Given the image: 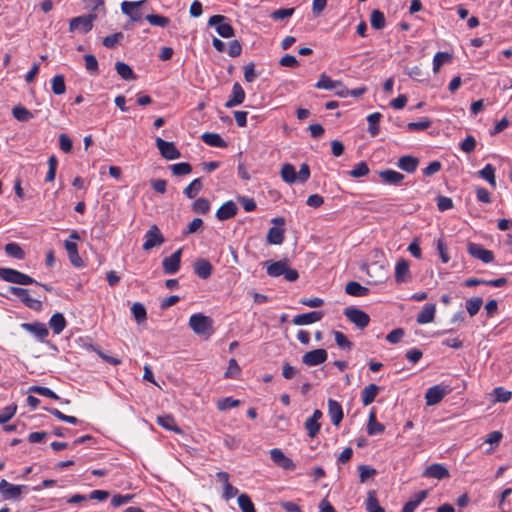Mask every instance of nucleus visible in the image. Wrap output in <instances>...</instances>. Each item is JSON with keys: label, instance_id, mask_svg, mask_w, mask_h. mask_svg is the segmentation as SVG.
Segmentation results:
<instances>
[{"label": "nucleus", "instance_id": "obj_51", "mask_svg": "<svg viewBox=\"0 0 512 512\" xmlns=\"http://www.w3.org/2000/svg\"><path fill=\"white\" fill-rule=\"evenodd\" d=\"M29 391L33 392V393H36V394H39L41 396H45V397L51 398V399H55V400L59 399V396L54 391H52L50 388H48V387L31 386L29 388Z\"/></svg>", "mask_w": 512, "mask_h": 512}, {"label": "nucleus", "instance_id": "obj_43", "mask_svg": "<svg viewBox=\"0 0 512 512\" xmlns=\"http://www.w3.org/2000/svg\"><path fill=\"white\" fill-rule=\"evenodd\" d=\"M370 23L371 26L376 30L383 29L386 24L384 14L379 10H373L370 17Z\"/></svg>", "mask_w": 512, "mask_h": 512}, {"label": "nucleus", "instance_id": "obj_16", "mask_svg": "<svg viewBox=\"0 0 512 512\" xmlns=\"http://www.w3.org/2000/svg\"><path fill=\"white\" fill-rule=\"evenodd\" d=\"M446 395V390L441 385L430 387L425 394L426 404L433 406L438 404Z\"/></svg>", "mask_w": 512, "mask_h": 512}, {"label": "nucleus", "instance_id": "obj_56", "mask_svg": "<svg viewBox=\"0 0 512 512\" xmlns=\"http://www.w3.org/2000/svg\"><path fill=\"white\" fill-rule=\"evenodd\" d=\"M171 170L176 176H183L191 173L192 167L187 162L176 163L171 166Z\"/></svg>", "mask_w": 512, "mask_h": 512}, {"label": "nucleus", "instance_id": "obj_62", "mask_svg": "<svg viewBox=\"0 0 512 512\" xmlns=\"http://www.w3.org/2000/svg\"><path fill=\"white\" fill-rule=\"evenodd\" d=\"M446 62H448V52H438L433 58V71L437 73Z\"/></svg>", "mask_w": 512, "mask_h": 512}, {"label": "nucleus", "instance_id": "obj_30", "mask_svg": "<svg viewBox=\"0 0 512 512\" xmlns=\"http://www.w3.org/2000/svg\"><path fill=\"white\" fill-rule=\"evenodd\" d=\"M435 315V306L433 304H426L421 312L417 315V323L427 324L433 321Z\"/></svg>", "mask_w": 512, "mask_h": 512}, {"label": "nucleus", "instance_id": "obj_23", "mask_svg": "<svg viewBox=\"0 0 512 512\" xmlns=\"http://www.w3.org/2000/svg\"><path fill=\"white\" fill-rule=\"evenodd\" d=\"M423 475L429 478L443 479L448 475V470L444 465L432 464L425 469Z\"/></svg>", "mask_w": 512, "mask_h": 512}, {"label": "nucleus", "instance_id": "obj_47", "mask_svg": "<svg viewBox=\"0 0 512 512\" xmlns=\"http://www.w3.org/2000/svg\"><path fill=\"white\" fill-rule=\"evenodd\" d=\"M131 312L137 321V323H142L147 318L146 309L143 304L136 302L131 307Z\"/></svg>", "mask_w": 512, "mask_h": 512}, {"label": "nucleus", "instance_id": "obj_58", "mask_svg": "<svg viewBox=\"0 0 512 512\" xmlns=\"http://www.w3.org/2000/svg\"><path fill=\"white\" fill-rule=\"evenodd\" d=\"M333 334L335 337V341L340 348L346 349V350L352 349L353 344L351 341L348 340V338L346 337L345 334H343L340 331H334Z\"/></svg>", "mask_w": 512, "mask_h": 512}, {"label": "nucleus", "instance_id": "obj_18", "mask_svg": "<svg viewBox=\"0 0 512 512\" xmlns=\"http://www.w3.org/2000/svg\"><path fill=\"white\" fill-rule=\"evenodd\" d=\"M410 279L409 262L406 259H400L395 266V280L397 283H405Z\"/></svg>", "mask_w": 512, "mask_h": 512}, {"label": "nucleus", "instance_id": "obj_31", "mask_svg": "<svg viewBox=\"0 0 512 512\" xmlns=\"http://www.w3.org/2000/svg\"><path fill=\"white\" fill-rule=\"evenodd\" d=\"M157 423L166 430L181 433V429L177 426L176 421L171 415H163L157 417Z\"/></svg>", "mask_w": 512, "mask_h": 512}, {"label": "nucleus", "instance_id": "obj_48", "mask_svg": "<svg viewBox=\"0 0 512 512\" xmlns=\"http://www.w3.org/2000/svg\"><path fill=\"white\" fill-rule=\"evenodd\" d=\"M12 114L18 121L22 122H26L33 117L32 113L21 105L15 106L12 109Z\"/></svg>", "mask_w": 512, "mask_h": 512}, {"label": "nucleus", "instance_id": "obj_19", "mask_svg": "<svg viewBox=\"0 0 512 512\" xmlns=\"http://www.w3.org/2000/svg\"><path fill=\"white\" fill-rule=\"evenodd\" d=\"M328 414L333 425L338 426L343 419V410L340 403L334 399H328Z\"/></svg>", "mask_w": 512, "mask_h": 512}, {"label": "nucleus", "instance_id": "obj_9", "mask_svg": "<svg viewBox=\"0 0 512 512\" xmlns=\"http://www.w3.org/2000/svg\"><path fill=\"white\" fill-rule=\"evenodd\" d=\"M8 291L14 296L18 297L27 307L31 309H38L41 307V301L33 299L30 296L28 289L9 286Z\"/></svg>", "mask_w": 512, "mask_h": 512}, {"label": "nucleus", "instance_id": "obj_6", "mask_svg": "<svg viewBox=\"0 0 512 512\" xmlns=\"http://www.w3.org/2000/svg\"><path fill=\"white\" fill-rule=\"evenodd\" d=\"M143 243V250L149 251L156 246H160L164 243L165 239L157 225H152L150 229L145 233Z\"/></svg>", "mask_w": 512, "mask_h": 512}, {"label": "nucleus", "instance_id": "obj_41", "mask_svg": "<svg viewBox=\"0 0 512 512\" xmlns=\"http://www.w3.org/2000/svg\"><path fill=\"white\" fill-rule=\"evenodd\" d=\"M478 175L485 179L493 188L496 187L495 168L491 164H487L478 171Z\"/></svg>", "mask_w": 512, "mask_h": 512}, {"label": "nucleus", "instance_id": "obj_60", "mask_svg": "<svg viewBox=\"0 0 512 512\" xmlns=\"http://www.w3.org/2000/svg\"><path fill=\"white\" fill-rule=\"evenodd\" d=\"M241 372L237 361L232 358L229 360L228 368L224 374L225 378H236Z\"/></svg>", "mask_w": 512, "mask_h": 512}, {"label": "nucleus", "instance_id": "obj_8", "mask_svg": "<svg viewBox=\"0 0 512 512\" xmlns=\"http://www.w3.org/2000/svg\"><path fill=\"white\" fill-rule=\"evenodd\" d=\"M20 327L32 334L40 342H44L49 336V330L46 324L42 322L35 321L31 323H22Z\"/></svg>", "mask_w": 512, "mask_h": 512}, {"label": "nucleus", "instance_id": "obj_37", "mask_svg": "<svg viewBox=\"0 0 512 512\" xmlns=\"http://www.w3.org/2000/svg\"><path fill=\"white\" fill-rule=\"evenodd\" d=\"M115 69L119 76L124 80H134L136 78L133 70L129 65L124 62L118 61L115 63Z\"/></svg>", "mask_w": 512, "mask_h": 512}, {"label": "nucleus", "instance_id": "obj_49", "mask_svg": "<svg viewBox=\"0 0 512 512\" xmlns=\"http://www.w3.org/2000/svg\"><path fill=\"white\" fill-rule=\"evenodd\" d=\"M202 188V183L200 178L194 179L185 189L184 194L189 198H194Z\"/></svg>", "mask_w": 512, "mask_h": 512}, {"label": "nucleus", "instance_id": "obj_13", "mask_svg": "<svg viewBox=\"0 0 512 512\" xmlns=\"http://www.w3.org/2000/svg\"><path fill=\"white\" fill-rule=\"evenodd\" d=\"M468 252L472 257L479 259L484 263H490L494 260L493 252L485 249L479 244L469 243Z\"/></svg>", "mask_w": 512, "mask_h": 512}, {"label": "nucleus", "instance_id": "obj_38", "mask_svg": "<svg viewBox=\"0 0 512 512\" xmlns=\"http://www.w3.org/2000/svg\"><path fill=\"white\" fill-rule=\"evenodd\" d=\"M382 115L379 112H374L367 116L368 122V132L371 136H376L379 133V122L381 120Z\"/></svg>", "mask_w": 512, "mask_h": 512}, {"label": "nucleus", "instance_id": "obj_39", "mask_svg": "<svg viewBox=\"0 0 512 512\" xmlns=\"http://www.w3.org/2000/svg\"><path fill=\"white\" fill-rule=\"evenodd\" d=\"M21 272L12 268H0V278L9 283L18 284Z\"/></svg>", "mask_w": 512, "mask_h": 512}, {"label": "nucleus", "instance_id": "obj_26", "mask_svg": "<svg viewBox=\"0 0 512 512\" xmlns=\"http://www.w3.org/2000/svg\"><path fill=\"white\" fill-rule=\"evenodd\" d=\"M419 164V160L413 156H402L398 160V167L408 173H413Z\"/></svg>", "mask_w": 512, "mask_h": 512}, {"label": "nucleus", "instance_id": "obj_20", "mask_svg": "<svg viewBox=\"0 0 512 512\" xmlns=\"http://www.w3.org/2000/svg\"><path fill=\"white\" fill-rule=\"evenodd\" d=\"M237 211V205L233 201H227L217 210L216 217L220 221L227 220L234 217Z\"/></svg>", "mask_w": 512, "mask_h": 512}, {"label": "nucleus", "instance_id": "obj_24", "mask_svg": "<svg viewBox=\"0 0 512 512\" xmlns=\"http://www.w3.org/2000/svg\"><path fill=\"white\" fill-rule=\"evenodd\" d=\"M49 325H50L51 329L53 330L54 334L58 335L63 332V330L65 329V327L67 325V322H66V319L63 316V314L57 312L51 316V318L49 320Z\"/></svg>", "mask_w": 512, "mask_h": 512}, {"label": "nucleus", "instance_id": "obj_59", "mask_svg": "<svg viewBox=\"0 0 512 512\" xmlns=\"http://www.w3.org/2000/svg\"><path fill=\"white\" fill-rule=\"evenodd\" d=\"M369 173L368 165L362 161L359 162L354 168L349 172L350 176L354 178H359L367 175Z\"/></svg>", "mask_w": 512, "mask_h": 512}, {"label": "nucleus", "instance_id": "obj_25", "mask_svg": "<svg viewBox=\"0 0 512 512\" xmlns=\"http://www.w3.org/2000/svg\"><path fill=\"white\" fill-rule=\"evenodd\" d=\"M202 141L212 147L225 148L227 143L217 133L206 132L201 136Z\"/></svg>", "mask_w": 512, "mask_h": 512}, {"label": "nucleus", "instance_id": "obj_57", "mask_svg": "<svg viewBox=\"0 0 512 512\" xmlns=\"http://www.w3.org/2000/svg\"><path fill=\"white\" fill-rule=\"evenodd\" d=\"M47 411L60 421L67 422L69 424H77L79 422V420L76 417L65 415L56 408H48Z\"/></svg>", "mask_w": 512, "mask_h": 512}, {"label": "nucleus", "instance_id": "obj_35", "mask_svg": "<svg viewBox=\"0 0 512 512\" xmlns=\"http://www.w3.org/2000/svg\"><path fill=\"white\" fill-rule=\"evenodd\" d=\"M5 253L18 260H22L25 257V252L22 247L15 242L7 243L4 247Z\"/></svg>", "mask_w": 512, "mask_h": 512}, {"label": "nucleus", "instance_id": "obj_32", "mask_svg": "<svg viewBox=\"0 0 512 512\" xmlns=\"http://www.w3.org/2000/svg\"><path fill=\"white\" fill-rule=\"evenodd\" d=\"M385 430V426L379 423L376 420V414L374 411H371L369 414L368 424H367V433L369 435H377L382 433Z\"/></svg>", "mask_w": 512, "mask_h": 512}, {"label": "nucleus", "instance_id": "obj_63", "mask_svg": "<svg viewBox=\"0 0 512 512\" xmlns=\"http://www.w3.org/2000/svg\"><path fill=\"white\" fill-rule=\"evenodd\" d=\"M476 140L473 136L468 135L460 144V148L465 153H471L475 150Z\"/></svg>", "mask_w": 512, "mask_h": 512}, {"label": "nucleus", "instance_id": "obj_21", "mask_svg": "<svg viewBox=\"0 0 512 512\" xmlns=\"http://www.w3.org/2000/svg\"><path fill=\"white\" fill-rule=\"evenodd\" d=\"M64 247L67 251L68 257L72 265L75 267H81L83 265V260L78 254V246L75 242L70 240L64 241Z\"/></svg>", "mask_w": 512, "mask_h": 512}, {"label": "nucleus", "instance_id": "obj_45", "mask_svg": "<svg viewBox=\"0 0 512 512\" xmlns=\"http://www.w3.org/2000/svg\"><path fill=\"white\" fill-rule=\"evenodd\" d=\"M145 19L153 26L166 27L170 23V19L160 14H150Z\"/></svg>", "mask_w": 512, "mask_h": 512}, {"label": "nucleus", "instance_id": "obj_2", "mask_svg": "<svg viewBox=\"0 0 512 512\" xmlns=\"http://www.w3.org/2000/svg\"><path fill=\"white\" fill-rule=\"evenodd\" d=\"M96 18L97 15L93 13L74 17L70 20L69 30L70 32L86 34L92 30L93 22L96 20Z\"/></svg>", "mask_w": 512, "mask_h": 512}, {"label": "nucleus", "instance_id": "obj_34", "mask_svg": "<svg viewBox=\"0 0 512 512\" xmlns=\"http://www.w3.org/2000/svg\"><path fill=\"white\" fill-rule=\"evenodd\" d=\"M338 86H341L340 81L332 80L329 76L326 74H322L318 80V82L315 84V87L318 89H324V90H334L337 89Z\"/></svg>", "mask_w": 512, "mask_h": 512}, {"label": "nucleus", "instance_id": "obj_36", "mask_svg": "<svg viewBox=\"0 0 512 512\" xmlns=\"http://www.w3.org/2000/svg\"><path fill=\"white\" fill-rule=\"evenodd\" d=\"M366 511L367 512H385V509L380 506L379 501L376 497L375 491H369L366 499Z\"/></svg>", "mask_w": 512, "mask_h": 512}, {"label": "nucleus", "instance_id": "obj_27", "mask_svg": "<svg viewBox=\"0 0 512 512\" xmlns=\"http://www.w3.org/2000/svg\"><path fill=\"white\" fill-rule=\"evenodd\" d=\"M280 174H281L282 180L288 184H293L296 181H298L296 169L290 163H286V164L282 165Z\"/></svg>", "mask_w": 512, "mask_h": 512}, {"label": "nucleus", "instance_id": "obj_17", "mask_svg": "<svg viewBox=\"0 0 512 512\" xmlns=\"http://www.w3.org/2000/svg\"><path fill=\"white\" fill-rule=\"evenodd\" d=\"M245 99V91L242 86L236 82L233 84L232 93L229 100L225 103L226 108H232L243 103Z\"/></svg>", "mask_w": 512, "mask_h": 512}, {"label": "nucleus", "instance_id": "obj_55", "mask_svg": "<svg viewBox=\"0 0 512 512\" xmlns=\"http://www.w3.org/2000/svg\"><path fill=\"white\" fill-rule=\"evenodd\" d=\"M58 166V160L55 155H52L48 159V172L45 181L52 182L56 176V170Z\"/></svg>", "mask_w": 512, "mask_h": 512}, {"label": "nucleus", "instance_id": "obj_64", "mask_svg": "<svg viewBox=\"0 0 512 512\" xmlns=\"http://www.w3.org/2000/svg\"><path fill=\"white\" fill-rule=\"evenodd\" d=\"M305 428L308 431V435L311 438H314L319 433L320 424L319 422H316L314 419L308 418L305 421Z\"/></svg>", "mask_w": 512, "mask_h": 512}, {"label": "nucleus", "instance_id": "obj_22", "mask_svg": "<svg viewBox=\"0 0 512 512\" xmlns=\"http://www.w3.org/2000/svg\"><path fill=\"white\" fill-rule=\"evenodd\" d=\"M213 271V266L206 259H198L194 263V272L201 279H208Z\"/></svg>", "mask_w": 512, "mask_h": 512}, {"label": "nucleus", "instance_id": "obj_5", "mask_svg": "<svg viewBox=\"0 0 512 512\" xmlns=\"http://www.w3.org/2000/svg\"><path fill=\"white\" fill-rule=\"evenodd\" d=\"M344 315L350 322L355 324L360 329H363L369 325V315L358 308L348 307L344 310Z\"/></svg>", "mask_w": 512, "mask_h": 512}, {"label": "nucleus", "instance_id": "obj_44", "mask_svg": "<svg viewBox=\"0 0 512 512\" xmlns=\"http://www.w3.org/2000/svg\"><path fill=\"white\" fill-rule=\"evenodd\" d=\"M52 91L55 95H62L66 91L65 79L63 75H56L51 80Z\"/></svg>", "mask_w": 512, "mask_h": 512}, {"label": "nucleus", "instance_id": "obj_52", "mask_svg": "<svg viewBox=\"0 0 512 512\" xmlns=\"http://www.w3.org/2000/svg\"><path fill=\"white\" fill-rule=\"evenodd\" d=\"M85 59V68L91 75H97L98 73V61L96 57L92 54H86L84 56Z\"/></svg>", "mask_w": 512, "mask_h": 512}, {"label": "nucleus", "instance_id": "obj_14", "mask_svg": "<svg viewBox=\"0 0 512 512\" xmlns=\"http://www.w3.org/2000/svg\"><path fill=\"white\" fill-rule=\"evenodd\" d=\"M181 255L182 250L178 249L169 257H166L163 260L162 266L166 274H175L179 270L181 263Z\"/></svg>", "mask_w": 512, "mask_h": 512}, {"label": "nucleus", "instance_id": "obj_28", "mask_svg": "<svg viewBox=\"0 0 512 512\" xmlns=\"http://www.w3.org/2000/svg\"><path fill=\"white\" fill-rule=\"evenodd\" d=\"M379 392V387L375 384L366 386L361 392V400L363 405H370L376 398Z\"/></svg>", "mask_w": 512, "mask_h": 512}, {"label": "nucleus", "instance_id": "obj_3", "mask_svg": "<svg viewBox=\"0 0 512 512\" xmlns=\"http://www.w3.org/2000/svg\"><path fill=\"white\" fill-rule=\"evenodd\" d=\"M209 26H214L216 32L223 38H231L235 35L234 28L223 15H213L208 20Z\"/></svg>", "mask_w": 512, "mask_h": 512}, {"label": "nucleus", "instance_id": "obj_42", "mask_svg": "<svg viewBox=\"0 0 512 512\" xmlns=\"http://www.w3.org/2000/svg\"><path fill=\"white\" fill-rule=\"evenodd\" d=\"M482 304H483V300L481 297H472V298L468 299L466 301V310H467L469 316L470 317L475 316L479 312Z\"/></svg>", "mask_w": 512, "mask_h": 512}, {"label": "nucleus", "instance_id": "obj_4", "mask_svg": "<svg viewBox=\"0 0 512 512\" xmlns=\"http://www.w3.org/2000/svg\"><path fill=\"white\" fill-rule=\"evenodd\" d=\"M272 223L276 226L271 227L267 233V242L272 245H280L284 241V228L285 219L283 217H276L272 219Z\"/></svg>", "mask_w": 512, "mask_h": 512}, {"label": "nucleus", "instance_id": "obj_7", "mask_svg": "<svg viewBox=\"0 0 512 512\" xmlns=\"http://www.w3.org/2000/svg\"><path fill=\"white\" fill-rule=\"evenodd\" d=\"M161 156L167 160H175L180 158L181 154L173 142H168L160 137L155 140Z\"/></svg>", "mask_w": 512, "mask_h": 512}, {"label": "nucleus", "instance_id": "obj_53", "mask_svg": "<svg viewBox=\"0 0 512 512\" xmlns=\"http://www.w3.org/2000/svg\"><path fill=\"white\" fill-rule=\"evenodd\" d=\"M239 404H240V401L238 399H234L232 397H225V398L218 400L217 408L220 411H225L227 409L237 407Z\"/></svg>", "mask_w": 512, "mask_h": 512}, {"label": "nucleus", "instance_id": "obj_54", "mask_svg": "<svg viewBox=\"0 0 512 512\" xmlns=\"http://www.w3.org/2000/svg\"><path fill=\"white\" fill-rule=\"evenodd\" d=\"M25 488L26 486L24 485L10 484V486L5 490L3 497L5 499H17L21 495L22 490Z\"/></svg>", "mask_w": 512, "mask_h": 512}, {"label": "nucleus", "instance_id": "obj_10", "mask_svg": "<svg viewBox=\"0 0 512 512\" xmlns=\"http://www.w3.org/2000/svg\"><path fill=\"white\" fill-rule=\"evenodd\" d=\"M328 354L325 349L319 348L306 352L302 356V362L307 366H317L327 360Z\"/></svg>", "mask_w": 512, "mask_h": 512}, {"label": "nucleus", "instance_id": "obj_11", "mask_svg": "<svg viewBox=\"0 0 512 512\" xmlns=\"http://www.w3.org/2000/svg\"><path fill=\"white\" fill-rule=\"evenodd\" d=\"M146 0L140 1H123L121 3L122 12L127 15L132 22H138L142 18V14L139 11V7L145 3Z\"/></svg>", "mask_w": 512, "mask_h": 512}, {"label": "nucleus", "instance_id": "obj_15", "mask_svg": "<svg viewBox=\"0 0 512 512\" xmlns=\"http://www.w3.org/2000/svg\"><path fill=\"white\" fill-rule=\"evenodd\" d=\"M324 317L323 311H312L294 316L292 322L294 325H309L320 321Z\"/></svg>", "mask_w": 512, "mask_h": 512}, {"label": "nucleus", "instance_id": "obj_40", "mask_svg": "<svg viewBox=\"0 0 512 512\" xmlns=\"http://www.w3.org/2000/svg\"><path fill=\"white\" fill-rule=\"evenodd\" d=\"M285 267L283 261L267 262V274L271 277L283 276Z\"/></svg>", "mask_w": 512, "mask_h": 512}, {"label": "nucleus", "instance_id": "obj_29", "mask_svg": "<svg viewBox=\"0 0 512 512\" xmlns=\"http://www.w3.org/2000/svg\"><path fill=\"white\" fill-rule=\"evenodd\" d=\"M345 292L351 296L363 297L368 294L369 289L356 281H350L346 284Z\"/></svg>", "mask_w": 512, "mask_h": 512}, {"label": "nucleus", "instance_id": "obj_33", "mask_svg": "<svg viewBox=\"0 0 512 512\" xmlns=\"http://www.w3.org/2000/svg\"><path fill=\"white\" fill-rule=\"evenodd\" d=\"M379 176L388 184H399L404 179L403 174L391 169L381 171Z\"/></svg>", "mask_w": 512, "mask_h": 512}, {"label": "nucleus", "instance_id": "obj_50", "mask_svg": "<svg viewBox=\"0 0 512 512\" xmlns=\"http://www.w3.org/2000/svg\"><path fill=\"white\" fill-rule=\"evenodd\" d=\"M192 208L198 214H206L210 210V203L206 198H198L194 201Z\"/></svg>", "mask_w": 512, "mask_h": 512}, {"label": "nucleus", "instance_id": "obj_61", "mask_svg": "<svg viewBox=\"0 0 512 512\" xmlns=\"http://www.w3.org/2000/svg\"><path fill=\"white\" fill-rule=\"evenodd\" d=\"M493 393L497 402L506 403L512 397V393L510 391L505 390L502 387L495 388L493 390Z\"/></svg>", "mask_w": 512, "mask_h": 512}, {"label": "nucleus", "instance_id": "obj_1", "mask_svg": "<svg viewBox=\"0 0 512 512\" xmlns=\"http://www.w3.org/2000/svg\"><path fill=\"white\" fill-rule=\"evenodd\" d=\"M189 326L198 335H211L213 332L211 318L201 313L190 317Z\"/></svg>", "mask_w": 512, "mask_h": 512}, {"label": "nucleus", "instance_id": "obj_12", "mask_svg": "<svg viewBox=\"0 0 512 512\" xmlns=\"http://www.w3.org/2000/svg\"><path fill=\"white\" fill-rule=\"evenodd\" d=\"M270 457H271V460L279 467H281L282 469L284 470H294L296 465L295 463L292 461V459H290L289 457H287L281 449L279 448H274L272 450H270Z\"/></svg>", "mask_w": 512, "mask_h": 512}, {"label": "nucleus", "instance_id": "obj_46", "mask_svg": "<svg viewBox=\"0 0 512 512\" xmlns=\"http://www.w3.org/2000/svg\"><path fill=\"white\" fill-rule=\"evenodd\" d=\"M238 505L242 512H256L253 502L245 493L238 496Z\"/></svg>", "mask_w": 512, "mask_h": 512}]
</instances>
